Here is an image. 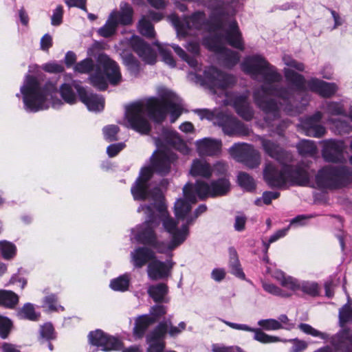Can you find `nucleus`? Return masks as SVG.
Masks as SVG:
<instances>
[{
  "label": "nucleus",
  "mask_w": 352,
  "mask_h": 352,
  "mask_svg": "<svg viewBox=\"0 0 352 352\" xmlns=\"http://www.w3.org/2000/svg\"><path fill=\"white\" fill-rule=\"evenodd\" d=\"M56 89L54 85L47 82L41 87L37 78L27 75L24 85L21 87L25 107L31 112H37L43 109L48 95Z\"/></svg>",
  "instance_id": "1"
},
{
  "label": "nucleus",
  "mask_w": 352,
  "mask_h": 352,
  "mask_svg": "<svg viewBox=\"0 0 352 352\" xmlns=\"http://www.w3.org/2000/svg\"><path fill=\"white\" fill-rule=\"evenodd\" d=\"M121 78L118 64L106 54L99 55L97 66L89 77L90 84L99 91H105L108 88V82L112 85H118Z\"/></svg>",
  "instance_id": "2"
},
{
  "label": "nucleus",
  "mask_w": 352,
  "mask_h": 352,
  "mask_svg": "<svg viewBox=\"0 0 352 352\" xmlns=\"http://www.w3.org/2000/svg\"><path fill=\"white\" fill-rule=\"evenodd\" d=\"M285 77L287 82L300 92L307 90L315 93L322 98H329L337 91L338 87L333 82H328L317 78H311L306 80L305 76L292 69L285 70Z\"/></svg>",
  "instance_id": "3"
},
{
  "label": "nucleus",
  "mask_w": 352,
  "mask_h": 352,
  "mask_svg": "<svg viewBox=\"0 0 352 352\" xmlns=\"http://www.w3.org/2000/svg\"><path fill=\"white\" fill-rule=\"evenodd\" d=\"M315 182L320 190H337L352 182V170L345 166L327 165L318 170Z\"/></svg>",
  "instance_id": "4"
},
{
  "label": "nucleus",
  "mask_w": 352,
  "mask_h": 352,
  "mask_svg": "<svg viewBox=\"0 0 352 352\" xmlns=\"http://www.w3.org/2000/svg\"><path fill=\"white\" fill-rule=\"evenodd\" d=\"M241 69L247 74L263 76L267 83L279 82L282 80V76L276 67L259 54L246 57L241 63Z\"/></svg>",
  "instance_id": "5"
},
{
  "label": "nucleus",
  "mask_w": 352,
  "mask_h": 352,
  "mask_svg": "<svg viewBox=\"0 0 352 352\" xmlns=\"http://www.w3.org/2000/svg\"><path fill=\"white\" fill-rule=\"evenodd\" d=\"M146 109L148 118L157 124H161L165 120L168 111L170 112L171 116L174 117L172 122L182 114L179 106L166 98H148L146 102Z\"/></svg>",
  "instance_id": "6"
},
{
  "label": "nucleus",
  "mask_w": 352,
  "mask_h": 352,
  "mask_svg": "<svg viewBox=\"0 0 352 352\" xmlns=\"http://www.w3.org/2000/svg\"><path fill=\"white\" fill-rule=\"evenodd\" d=\"M146 104L138 102L131 104L126 109V118L131 128L142 135H148L151 131V125L144 113Z\"/></svg>",
  "instance_id": "7"
},
{
  "label": "nucleus",
  "mask_w": 352,
  "mask_h": 352,
  "mask_svg": "<svg viewBox=\"0 0 352 352\" xmlns=\"http://www.w3.org/2000/svg\"><path fill=\"white\" fill-rule=\"evenodd\" d=\"M229 152L234 160L250 168H255L261 163L259 153L251 144L235 143L230 148Z\"/></svg>",
  "instance_id": "8"
},
{
  "label": "nucleus",
  "mask_w": 352,
  "mask_h": 352,
  "mask_svg": "<svg viewBox=\"0 0 352 352\" xmlns=\"http://www.w3.org/2000/svg\"><path fill=\"white\" fill-rule=\"evenodd\" d=\"M204 82L211 89L225 90L234 86L236 80L234 75L227 74L214 66H210L204 72Z\"/></svg>",
  "instance_id": "9"
},
{
  "label": "nucleus",
  "mask_w": 352,
  "mask_h": 352,
  "mask_svg": "<svg viewBox=\"0 0 352 352\" xmlns=\"http://www.w3.org/2000/svg\"><path fill=\"white\" fill-rule=\"evenodd\" d=\"M89 344L105 352L118 351L123 348V342L101 329L90 331L88 334Z\"/></svg>",
  "instance_id": "10"
},
{
  "label": "nucleus",
  "mask_w": 352,
  "mask_h": 352,
  "mask_svg": "<svg viewBox=\"0 0 352 352\" xmlns=\"http://www.w3.org/2000/svg\"><path fill=\"white\" fill-rule=\"evenodd\" d=\"M218 125L229 136H245L250 133L249 128L237 118L227 114L217 116Z\"/></svg>",
  "instance_id": "11"
},
{
  "label": "nucleus",
  "mask_w": 352,
  "mask_h": 352,
  "mask_svg": "<svg viewBox=\"0 0 352 352\" xmlns=\"http://www.w3.org/2000/svg\"><path fill=\"white\" fill-rule=\"evenodd\" d=\"M176 155L167 151H156L151 158V166L155 173L166 176L171 169V165L176 160Z\"/></svg>",
  "instance_id": "12"
},
{
  "label": "nucleus",
  "mask_w": 352,
  "mask_h": 352,
  "mask_svg": "<svg viewBox=\"0 0 352 352\" xmlns=\"http://www.w3.org/2000/svg\"><path fill=\"white\" fill-rule=\"evenodd\" d=\"M133 51L146 64L154 65L157 60V54L150 44L141 37L133 35L129 40Z\"/></svg>",
  "instance_id": "13"
},
{
  "label": "nucleus",
  "mask_w": 352,
  "mask_h": 352,
  "mask_svg": "<svg viewBox=\"0 0 352 352\" xmlns=\"http://www.w3.org/2000/svg\"><path fill=\"white\" fill-rule=\"evenodd\" d=\"M263 179L271 188H283L287 183L285 165L280 170L271 163L266 164L263 170Z\"/></svg>",
  "instance_id": "14"
},
{
  "label": "nucleus",
  "mask_w": 352,
  "mask_h": 352,
  "mask_svg": "<svg viewBox=\"0 0 352 352\" xmlns=\"http://www.w3.org/2000/svg\"><path fill=\"white\" fill-rule=\"evenodd\" d=\"M344 149L343 141L329 140L324 144L322 155L327 162L341 163L344 159Z\"/></svg>",
  "instance_id": "15"
},
{
  "label": "nucleus",
  "mask_w": 352,
  "mask_h": 352,
  "mask_svg": "<svg viewBox=\"0 0 352 352\" xmlns=\"http://www.w3.org/2000/svg\"><path fill=\"white\" fill-rule=\"evenodd\" d=\"M146 209L151 213L149 219L145 222L144 227L138 232L136 239L140 243L148 248L154 243L157 239V235L153 226L155 221L152 208L151 206H147Z\"/></svg>",
  "instance_id": "16"
},
{
  "label": "nucleus",
  "mask_w": 352,
  "mask_h": 352,
  "mask_svg": "<svg viewBox=\"0 0 352 352\" xmlns=\"http://www.w3.org/2000/svg\"><path fill=\"white\" fill-rule=\"evenodd\" d=\"M79 100L85 104L89 110L100 111L104 109V99L102 96L94 93H88L80 84H74Z\"/></svg>",
  "instance_id": "17"
},
{
  "label": "nucleus",
  "mask_w": 352,
  "mask_h": 352,
  "mask_svg": "<svg viewBox=\"0 0 352 352\" xmlns=\"http://www.w3.org/2000/svg\"><path fill=\"white\" fill-rule=\"evenodd\" d=\"M287 182L293 186H305L309 183L307 170L300 165L285 164Z\"/></svg>",
  "instance_id": "18"
},
{
  "label": "nucleus",
  "mask_w": 352,
  "mask_h": 352,
  "mask_svg": "<svg viewBox=\"0 0 352 352\" xmlns=\"http://www.w3.org/2000/svg\"><path fill=\"white\" fill-rule=\"evenodd\" d=\"M173 263H169L161 261L156 258L150 262L147 266V273L148 277L153 280L164 279L169 276Z\"/></svg>",
  "instance_id": "19"
},
{
  "label": "nucleus",
  "mask_w": 352,
  "mask_h": 352,
  "mask_svg": "<svg viewBox=\"0 0 352 352\" xmlns=\"http://www.w3.org/2000/svg\"><path fill=\"white\" fill-rule=\"evenodd\" d=\"M253 99L255 104L265 114H271L274 118L280 117V109L274 99H266L260 91H254Z\"/></svg>",
  "instance_id": "20"
},
{
  "label": "nucleus",
  "mask_w": 352,
  "mask_h": 352,
  "mask_svg": "<svg viewBox=\"0 0 352 352\" xmlns=\"http://www.w3.org/2000/svg\"><path fill=\"white\" fill-rule=\"evenodd\" d=\"M222 37L230 46L241 51L244 50L245 44L242 33L236 20L230 23L228 29L226 30Z\"/></svg>",
  "instance_id": "21"
},
{
  "label": "nucleus",
  "mask_w": 352,
  "mask_h": 352,
  "mask_svg": "<svg viewBox=\"0 0 352 352\" xmlns=\"http://www.w3.org/2000/svg\"><path fill=\"white\" fill-rule=\"evenodd\" d=\"M265 153L270 157L280 163H284L289 159V153L279 144L270 140L263 139L261 141Z\"/></svg>",
  "instance_id": "22"
},
{
  "label": "nucleus",
  "mask_w": 352,
  "mask_h": 352,
  "mask_svg": "<svg viewBox=\"0 0 352 352\" xmlns=\"http://www.w3.org/2000/svg\"><path fill=\"white\" fill-rule=\"evenodd\" d=\"M131 258L133 266L139 269L153 261L155 258V254L148 247H138L131 252Z\"/></svg>",
  "instance_id": "23"
},
{
  "label": "nucleus",
  "mask_w": 352,
  "mask_h": 352,
  "mask_svg": "<svg viewBox=\"0 0 352 352\" xmlns=\"http://www.w3.org/2000/svg\"><path fill=\"white\" fill-rule=\"evenodd\" d=\"M221 141L212 138H204L197 142V148L201 155L214 156L221 153Z\"/></svg>",
  "instance_id": "24"
},
{
  "label": "nucleus",
  "mask_w": 352,
  "mask_h": 352,
  "mask_svg": "<svg viewBox=\"0 0 352 352\" xmlns=\"http://www.w3.org/2000/svg\"><path fill=\"white\" fill-rule=\"evenodd\" d=\"M233 107L236 113L246 121L253 118L254 112L248 102V98L246 95H240L233 99Z\"/></svg>",
  "instance_id": "25"
},
{
  "label": "nucleus",
  "mask_w": 352,
  "mask_h": 352,
  "mask_svg": "<svg viewBox=\"0 0 352 352\" xmlns=\"http://www.w3.org/2000/svg\"><path fill=\"white\" fill-rule=\"evenodd\" d=\"M233 107L236 113L246 121L253 118L254 112L248 102V98L246 95H240L233 99Z\"/></svg>",
  "instance_id": "26"
},
{
  "label": "nucleus",
  "mask_w": 352,
  "mask_h": 352,
  "mask_svg": "<svg viewBox=\"0 0 352 352\" xmlns=\"http://www.w3.org/2000/svg\"><path fill=\"white\" fill-rule=\"evenodd\" d=\"M226 12L221 8L214 9L206 21V30L209 32L221 30L224 27L223 17Z\"/></svg>",
  "instance_id": "27"
},
{
  "label": "nucleus",
  "mask_w": 352,
  "mask_h": 352,
  "mask_svg": "<svg viewBox=\"0 0 352 352\" xmlns=\"http://www.w3.org/2000/svg\"><path fill=\"white\" fill-rule=\"evenodd\" d=\"M155 323L154 318L150 317L148 314H143L138 316L135 320L133 335L135 338H142L148 327Z\"/></svg>",
  "instance_id": "28"
},
{
  "label": "nucleus",
  "mask_w": 352,
  "mask_h": 352,
  "mask_svg": "<svg viewBox=\"0 0 352 352\" xmlns=\"http://www.w3.org/2000/svg\"><path fill=\"white\" fill-rule=\"evenodd\" d=\"M190 174L194 177H200L209 179L212 175V170L207 162L195 159L192 162Z\"/></svg>",
  "instance_id": "29"
},
{
  "label": "nucleus",
  "mask_w": 352,
  "mask_h": 352,
  "mask_svg": "<svg viewBox=\"0 0 352 352\" xmlns=\"http://www.w3.org/2000/svg\"><path fill=\"white\" fill-rule=\"evenodd\" d=\"M131 192L135 201H145L152 197L153 190L149 184L135 180L131 188Z\"/></svg>",
  "instance_id": "30"
},
{
  "label": "nucleus",
  "mask_w": 352,
  "mask_h": 352,
  "mask_svg": "<svg viewBox=\"0 0 352 352\" xmlns=\"http://www.w3.org/2000/svg\"><path fill=\"white\" fill-rule=\"evenodd\" d=\"M210 197L225 196L230 190V182L226 177H221L210 182Z\"/></svg>",
  "instance_id": "31"
},
{
  "label": "nucleus",
  "mask_w": 352,
  "mask_h": 352,
  "mask_svg": "<svg viewBox=\"0 0 352 352\" xmlns=\"http://www.w3.org/2000/svg\"><path fill=\"white\" fill-rule=\"evenodd\" d=\"M110 15L114 16L118 26L119 24L130 25L133 23V9L129 3H125L120 12H112Z\"/></svg>",
  "instance_id": "32"
},
{
  "label": "nucleus",
  "mask_w": 352,
  "mask_h": 352,
  "mask_svg": "<svg viewBox=\"0 0 352 352\" xmlns=\"http://www.w3.org/2000/svg\"><path fill=\"white\" fill-rule=\"evenodd\" d=\"M269 85H263L259 90L264 96H270L277 97L282 100H287L289 96V91L284 87H279L268 83Z\"/></svg>",
  "instance_id": "33"
},
{
  "label": "nucleus",
  "mask_w": 352,
  "mask_h": 352,
  "mask_svg": "<svg viewBox=\"0 0 352 352\" xmlns=\"http://www.w3.org/2000/svg\"><path fill=\"white\" fill-rule=\"evenodd\" d=\"M206 15L204 11H195L186 17L188 29L193 28L195 30H201L203 28H206Z\"/></svg>",
  "instance_id": "34"
},
{
  "label": "nucleus",
  "mask_w": 352,
  "mask_h": 352,
  "mask_svg": "<svg viewBox=\"0 0 352 352\" xmlns=\"http://www.w3.org/2000/svg\"><path fill=\"white\" fill-rule=\"evenodd\" d=\"M147 293L155 302L162 303L166 302L165 298L168 293V287L164 283L152 285L148 287Z\"/></svg>",
  "instance_id": "35"
},
{
  "label": "nucleus",
  "mask_w": 352,
  "mask_h": 352,
  "mask_svg": "<svg viewBox=\"0 0 352 352\" xmlns=\"http://www.w3.org/2000/svg\"><path fill=\"white\" fill-rule=\"evenodd\" d=\"M229 267L230 269V273L240 279H245V275L243 271L239 260L237 252L234 248L230 247L229 248Z\"/></svg>",
  "instance_id": "36"
},
{
  "label": "nucleus",
  "mask_w": 352,
  "mask_h": 352,
  "mask_svg": "<svg viewBox=\"0 0 352 352\" xmlns=\"http://www.w3.org/2000/svg\"><path fill=\"white\" fill-rule=\"evenodd\" d=\"M168 324L166 321L160 322L146 336V342L152 341L164 342L166 335L168 333Z\"/></svg>",
  "instance_id": "37"
},
{
  "label": "nucleus",
  "mask_w": 352,
  "mask_h": 352,
  "mask_svg": "<svg viewBox=\"0 0 352 352\" xmlns=\"http://www.w3.org/2000/svg\"><path fill=\"white\" fill-rule=\"evenodd\" d=\"M19 301V296L11 290L0 289V307L14 309Z\"/></svg>",
  "instance_id": "38"
},
{
  "label": "nucleus",
  "mask_w": 352,
  "mask_h": 352,
  "mask_svg": "<svg viewBox=\"0 0 352 352\" xmlns=\"http://www.w3.org/2000/svg\"><path fill=\"white\" fill-rule=\"evenodd\" d=\"M122 63L130 73L138 75L140 72V63L131 52H123L121 54Z\"/></svg>",
  "instance_id": "39"
},
{
  "label": "nucleus",
  "mask_w": 352,
  "mask_h": 352,
  "mask_svg": "<svg viewBox=\"0 0 352 352\" xmlns=\"http://www.w3.org/2000/svg\"><path fill=\"white\" fill-rule=\"evenodd\" d=\"M151 198L155 201L153 207L161 214V218L168 214L164 197L160 188L153 189Z\"/></svg>",
  "instance_id": "40"
},
{
  "label": "nucleus",
  "mask_w": 352,
  "mask_h": 352,
  "mask_svg": "<svg viewBox=\"0 0 352 352\" xmlns=\"http://www.w3.org/2000/svg\"><path fill=\"white\" fill-rule=\"evenodd\" d=\"M238 184L248 192H253L256 187L254 179L245 172H239L237 175Z\"/></svg>",
  "instance_id": "41"
},
{
  "label": "nucleus",
  "mask_w": 352,
  "mask_h": 352,
  "mask_svg": "<svg viewBox=\"0 0 352 352\" xmlns=\"http://www.w3.org/2000/svg\"><path fill=\"white\" fill-rule=\"evenodd\" d=\"M77 84L74 82L72 85L68 83H63L60 87V94L63 100L69 104H74L77 102L76 94L74 91V85Z\"/></svg>",
  "instance_id": "42"
},
{
  "label": "nucleus",
  "mask_w": 352,
  "mask_h": 352,
  "mask_svg": "<svg viewBox=\"0 0 352 352\" xmlns=\"http://www.w3.org/2000/svg\"><path fill=\"white\" fill-rule=\"evenodd\" d=\"M175 214L178 219L184 220L191 210L190 202L179 199L175 204Z\"/></svg>",
  "instance_id": "43"
},
{
  "label": "nucleus",
  "mask_w": 352,
  "mask_h": 352,
  "mask_svg": "<svg viewBox=\"0 0 352 352\" xmlns=\"http://www.w3.org/2000/svg\"><path fill=\"white\" fill-rule=\"evenodd\" d=\"M96 66L97 64L94 63L91 58H86L76 63L73 68L75 72L79 74H91L96 69Z\"/></svg>",
  "instance_id": "44"
},
{
  "label": "nucleus",
  "mask_w": 352,
  "mask_h": 352,
  "mask_svg": "<svg viewBox=\"0 0 352 352\" xmlns=\"http://www.w3.org/2000/svg\"><path fill=\"white\" fill-rule=\"evenodd\" d=\"M221 54L223 55V64L228 69L234 67L240 60L239 53L228 48L225 47Z\"/></svg>",
  "instance_id": "45"
},
{
  "label": "nucleus",
  "mask_w": 352,
  "mask_h": 352,
  "mask_svg": "<svg viewBox=\"0 0 352 352\" xmlns=\"http://www.w3.org/2000/svg\"><path fill=\"white\" fill-rule=\"evenodd\" d=\"M113 16H109L105 24L98 30V34L104 38H109L114 35L118 28Z\"/></svg>",
  "instance_id": "46"
},
{
  "label": "nucleus",
  "mask_w": 352,
  "mask_h": 352,
  "mask_svg": "<svg viewBox=\"0 0 352 352\" xmlns=\"http://www.w3.org/2000/svg\"><path fill=\"white\" fill-rule=\"evenodd\" d=\"M188 234V224L182 225L181 229L177 228V232L171 237L170 248H177L181 245L186 239Z\"/></svg>",
  "instance_id": "47"
},
{
  "label": "nucleus",
  "mask_w": 352,
  "mask_h": 352,
  "mask_svg": "<svg viewBox=\"0 0 352 352\" xmlns=\"http://www.w3.org/2000/svg\"><path fill=\"white\" fill-rule=\"evenodd\" d=\"M130 280L126 274L121 275L116 278H113L110 282V287L118 292H125L129 289Z\"/></svg>",
  "instance_id": "48"
},
{
  "label": "nucleus",
  "mask_w": 352,
  "mask_h": 352,
  "mask_svg": "<svg viewBox=\"0 0 352 352\" xmlns=\"http://www.w3.org/2000/svg\"><path fill=\"white\" fill-rule=\"evenodd\" d=\"M195 192L200 200H206L210 197V183L203 180H197L195 184Z\"/></svg>",
  "instance_id": "49"
},
{
  "label": "nucleus",
  "mask_w": 352,
  "mask_h": 352,
  "mask_svg": "<svg viewBox=\"0 0 352 352\" xmlns=\"http://www.w3.org/2000/svg\"><path fill=\"white\" fill-rule=\"evenodd\" d=\"M0 252L1 256L4 260H11L16 254V245L7 241H2L0 242Z\"/></svg>",
  "instance_id": "50"
},
{
  "label": "nucleus",
  "mask_w": 352,
  "mask_h": 352,
  "mask_svg": "<svg viewBox=\"0 0 352 352\" xmlns=\"http://www.w3.org/2000/svg\"><path fill=\"white\" fill-rule=\"evenodd\" d=\"M305 134L310 137L322 138L326 133V129L324 126L319 124H302Z\"/></svg>",
  "instance_id": "51"
},
{
  "label": "nucleus",
  "mask_w": 352,
  "mask_h": 352,
  "mask_svg": "<svg viewBox=\"0 0 352 352\" xmlns=\"http://www.w3.org/2000/svg\"><path fill=\"white\" fill-rule=\"evenodd\" d=\"M176 54L184 61L186 62L188 65L194 69L198 66V61L195 57L188 55L181 47L173 44L171 45Z\"/></svg>",
  "instance_id": "52"
},
{
  "label": "nucleus",
  "mask_w": 352,
  "mask_h": 352,
  "mask_svg": "<svg viewBox=\"0 0 352 352\" xmlns=\"http://www.w3.org/2000/svg\"><path fill=\"white\" fill-rule=\"evenodd\" d=\"M297 148L302 156H313L317 151L314 142L310 140H302L298 144Z\"/></svg>",
  "instance_id": "53"
},
{
  "label": "nucleus",
  "mask_w": 352,
  "mask_h": 352,
  "mask_svg": "<svg viewBox=\"0 0 352 352\" xmlns=\"http://www.w3.org/2000/svg\"><path fill=\"white\" fill-rule=\"evenodd\" d=\"M138 30L142 36L150 38H154L155 34L153 24L144 17L141 19L138 23Z\"/></svg>",
  "instance_id": "54"
},
{
  "label": "nucleus",
  "mask_w": 352,
  "mask_h": 352,
  "mask_svg": "<svg viewBox=\"0 0 352 352\" xmlns=\"http://www.w3.org/2000/svg\"><path fill=\"white\" fill-rule=\"evenodd\" d=\"M161 219L164 229L166 232L171 235V237H173L177 231L179 223L178 221L171 217L169 214L164 215V217Z\"/></svg>",
  "instance_id": "55"
},
{
  "label": "nucleus",
  "mask_w": 352,
  "mask_h": 352,
  "mask_svg": "<svg viewBox=\"0 0 352 352\" xmlns=\"http://www.w3.org/2000/svg\"><path fill=\"white\" fill-rule=\"evenodd\" d=\"M18 314L21 318L30 320H36L37 319L34 307L31 303H25L19 311Z\"/></svg>",
  "instance_id": "56"
},
{
  "label": "nucleus",
  "mask_w": 352,
  "mask_h": 352,
  "mask_svg": "<svg viewBox=\"0 0 352 352\" xmlns=\"http://www.w3.org/2000/svg\"><path fill=\"white\" fill-rule=\"evenodd\" d=\"M41 338L46 341L56 339V333L51 323H45L40 329Z\"/></svg>",
  "instance_id": "57"
},
{
  "label": "nucleus",
  "mask_w": 352,
  "mask_h": 352,
  "mask_svg": "<svg viewBox=\"0 0 352 352\" xmlns=\"http://www.w3.org/2000/svg\"><path fill=\"white\" fill-rule=\"evenodd\" d=\"M204 45L211 51L221 53L222 50H225L224 47H222L219 44V36H215L213 37H208L204 40Z\"/></svg>",
  "instance_id": "58"
},
{
  "label": "nucleus",
  "mask_w": 352,
  "mask_h": 352,
  "mask_svg": "<svg viewBox=\"0 0 352 352\" xmlns=\"http://www.w3.org/2000/svg\"><path fill=\"white\" fill-rule=\"evenodd\" d=\"M300 289L303 293L311 297H316L320 294L319 286L316 283H303L300 285Z\"/></svg>",
  "instance_id": "59"
},
{
  "label": "nucleus",
  "mask_w": 352,
  "mask_h": 352,
  "mask_svg": "<svg viewBox=\"0 0 352 352\" xmlns=\"http://www.w3.org/2000/svg\"><path fill=\"white\" fill-rule=\"evenodd\" d=\"M254 338L256 340L263 344L276 342L280 341V338L278 337L269 336L260 329L255 330Z\"/></svg>",
  "instance_id": "60"
},
{
  "label": "nucleus",
  "mask_w": 352,
  "mask_h": 352,
  "mask_svg": "<svg viewBox=\"0 0 352 352\" xmlns=\"http://www.w3.org/2000/svg\"><path fill=\"white\" fill-rule=\"evenodd\" d=\"M294 98V94L289 91V96L287 100H283L284 106V111L289 115L294 116L300 113L299 107L298 104H294L292 102V99Z\"/></svg>",
  "instance_id": "61"
},
{
  "label": "nucleus",
  "mask_w": 352,
  "mask_h": 352,
  "mask_svg": "<svg viewBox=\"0 0 352 352\" xmlns=\"http://www.w3.org/2000/svg\"><path fill=\"white\" fill-rule=\"evenodd\" d=\"M12 327V321L7 317L0 316V337L8 338Z\"/></svg>",
  "instance_id": "62"
},
{
  "label": "nucleus",
  "mask_w": 352,
  "mask_h": 352,
  "mask_svg": "<svg viewBox=\"0 0 352 352\" xmlns=\"http://www.w3.org/2000/svg\"><path fill=\"white\" fill-rule=\"evenodd\" d=\"M263 288L265 292L275 296L282 297H289L291 296V294L283 291L281 288L272 283H265L263 284Z\"/></svg>",
  "instance_id": "63"
},
{
  "label": "nucleus",
  "mask_w": 352,
  "mask_h": 352,
  "mask_svg": "<svg viewBox=\"0 0 352 352\" xmlns=\"http://www.w3.org/2000/svg\"><path fill=\"white\" fill-rule=\"evenodd\" d=\"M120 131L117 125L111 124L105 126L103 129V133L106 140L108 142H113L118 140L117 135Z\"/></svg>",
  "instance_id": "64"
}]
</instances>
